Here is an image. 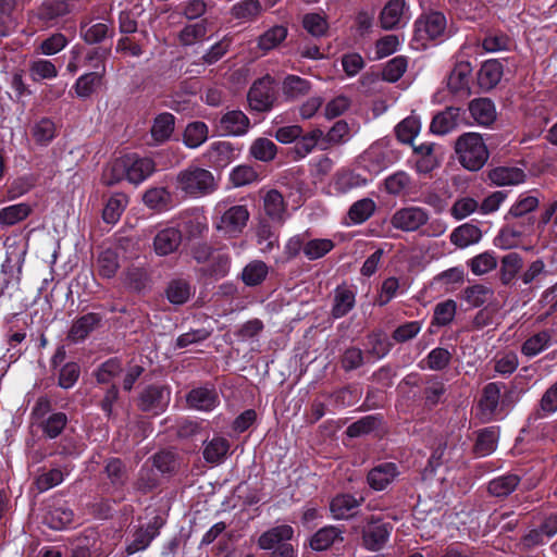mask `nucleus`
<instances>
[{
  "mask_svg": "<svg viewBox=\"0 0 557 557\" xmlns=\"http://www.w3.org/2000/svg\"><path fill=\"white\" fill-rule=\"evenodd\" d=\"M392 527L381 520H371L363 530V544L367 549L377 552L387 543Z\"/></svg>",
  "mask_w": 557,
  "mask_h": 557,
  "instance_id": "9b49d317",
  "label": "nucleus"
},
{
  "mask_svg": "<svg viewBox=\"0 0 557 557\" xmlns=\"http://www.w3.org/2000/svg\"><path fill=\"white\" fill-rule=\"evenodd\" d=\"M186 401L190 408L196 410L211 411L219 405L220 399L214 388L197 387L188 393Z\"/></svg>",
  "mask_w": 557,
  "mask_h": 557,
  "instance_id": "f3484780",
  "label": "nucleus"
},
{
  "mask_svg": "<svg viewBox=\"0 0 557 557\" xmlns=\"http://www.w3.org/2000/svg\"><path fill=\"white\" fill-rule=\"evenodd\" d=\"M74 519V512L66 503L57 502L49 506L44 522L53 530H62L69 527Z\"/></svg>",
  "mask_w": 557,
  "mask_h": 557,
  "instance_id": "dca6fc26",
  "label": "nucleus"
},
{
  "mask_svg": "<svg viewBox=\"0 0 557 557\" xmlns=\"http://www.w3.org/2000/svg\"><path fill=\"white\" fill-rule=\"evenodd\" d=\"M32 133L38 144L47 145L55 137L57 127L53 121L44 117L34 125Z\"/></svg>",
  "mask_w": 557,
  "mask_h": 557,
  "instance_id": "e2e57ef3",
  "label": "nucleus"
},
{
  "mask_svg": "<svg viewBox=\"0 0 557 557\" xmlns=\"http://www.w3.org/2000/svg\"><path fill=\"white\" fill-rule=\"evenodd\" d=\"M209 137V128L206 123L196 121L187 124L183 141L191 149L200 147Z\"/></svg>",
  "mask_w": 557,
  "mask_h": 557,
  "instance_id": "e433bc0d",
  "label": "nucleus"
},
{
  "mask_svg": "<svg viewBox=\"0 0 557 557\" xmlns=\"http://www.w3.org/2000/svg\"><path fill=\"white\" fill-rule=\"evenodd\" d=\"M182 242L181 231L176 227L160 230L153 239V249L159 256H166L174 252Z\"/></svg>",
  "mask_w": 557,
  "mask_h": 557,
  "instance_id": "412c9836",
  "label": "nucleus"
},
{
  "mask_svg": "<svg viewBox=\"0 0 557 557\" xmlns=\"http://www.w3.org/2000/svg\"><path fill=\"white\" fill-rule=\"evenodd\" d=\"M469 111L473 120L482 126H488L496 120L495 106L487 98L472 100L469 104Z\"/></svg>",
  "mask_w": 557,
  "mask_h": 557,
  "instance_id": "a878e982",
  "label": "nucleus"
},
{
  "mask_svg": "<svg viewBox=\"0 0 557 557\" xmlns=\"http://www.w3.org/2000/svg\"><path fill=\"white\" fill-rule=\"evenodd\" d=\"M555 342V332L553 330H543L532 335L523 343L521 352L527 357H535Z\"/></svg>",
  "mask_w": 557,
  "mask_h": 557,
  "instance_id": "b1692460",
  "label": "nucleus"
},
{
  "mask_svg": "<svg viewBox=\"0 0 557 557\" xmlns=\"http://www.w3.org/2000/svg\"><path fill=\"white\" fill-rule=\"evenodd\" d=\"M434 144L424 143L413 147L414 169L420 174L432 172L440 163Z\"/></svg>",
  "mask_w": 557,
  "mask_h": 557,
  "instance_id": "6ab92c4d",
  "label": "nucleus"
},
{
  "mask_svg": "<svg viewBox=\"0 0 557 557\" xmlns=\"http://www.w3.org/2000/svg\"><path fill=\"white\" fill-rule=\"evenodd\" d=\"M99 317L96 313H87L73 322L67 338L73 343L84 341L98 325Z\"/></svg>",
  "mask_w": 557,
  "mask_h": 557,
  "instance_id": "7c9ffc66",
  "label": "nucleus"
},
{
  "mask_svg": "<svg viewBox=\"0 0 557 557\" xmlns=\"http://www.w3.org/2000/svg\"><path fill=\"white\" fill-rule=\"evenodd\" d=\"M193 289L184 280H173L166 288V297L174 305L185 304L191 296Z\"/></svg>",
  "mask_w": 557,
  "mask_h": 557,
  "instance_id": "de8ad7c7",
  "label": "nucleus"
},
{
  "mask_svg": "<svg viewBox=\"0 0 557 557\" xmlns=\"http://www.w3.org/2000/svg\"><path fill=\"white\" fill-rule=\"evenodd\" d=\"M447 37V20L441 12L422 14L414 22V38L423 44L431 40H444Z\"/></svg>",
  "mask_w": 557,
  "mask_h": 557,
  "instance_id": "423d86ee",
  "label": "nucleus"
},
{
  "mask_svg": "<svg viewBox=\"0 0 557 557\" xmlns=\"http://www.w3.org/2000/svg\"><path fill=\"white\" fill-rule=\"evenodd\" d=\"M33 212V207L27 202L4 207L0 210V224L5 226L14 225L27 219Z\"/></svg>",
  "mask_w": 557,
  "mask_h": 557,
  "instance_id": "c9c22d12",
  "label": "nucleus"
},
{
  "mask_svg": "<svg viewBox=\"0 0 557 557\" xmlns=\"http://www.w3.org/2000/svg\"><path fill=\"white\" fill-rule=\"evenodd\" d=\"M230 450V442L221 436H214L203 444L202 455L207 462L221 463Z\"/></svg>",
  "mask_w": 557,
  "mask_h": 557,
  "instance_id": "c756f323",
  "label": "nucleus"
},
{
  "mask_svg": "<svg viewBox=\"0 0 557 557\" xmlns=\"http://www.w3.org/2000/svg\"><path fill=\"white\" fill-rule=\"evenodd\" d=\"M29 75L34 82L52 79L58 76V69L50 60L38 59L30 63Z\"/></svg>",
  "mask_w": 557,
  "mask_h": 557,
  "instance_id": "5fc2aeb1",
  "label": "nucleus"
},
{
  "mask_svg": "<svg viewBox=\"0 0 557 557\" xmlns=\"http://www.w3.org/2000/svg\"><path fill=\"white\" fill-rule=\"evenodd\" d=\"M342 531L336 527H324L315 532L310 539V547L313 550H324L337 540H342Z\"/></svg>",
  "mask_w": 557,
  "mask_h": 557,
  "instance_id": "a19ab883",
  "label": "nucleus"
},
{
  "mask_svg": "<svg viewBox=\"0 0 557 557\" xmlns=\"http://www.w3.org/2000/svg\"><path fill=\"white\" fill-rule=\"evenodd\" d=\"M455 150L461 165L469 171L480 170L488 159V150L478 133L461 135L455 145Z\"/></svg>",
  "mask_w": 557,
  "mask_h": 557,
  "instance_id": "39448f33",
  "label": "nucleus"
},
{
  "mask_svg": "<svg viewBox=\"0 0 557 557\" xmlns=\"http://www.w3.org/2000/svg\"><path fill=\"white\" fill-rule=\"evenodd\" d=\"M156 171V164L150 158H141L136 153L122 156L106 166L102 173L104 185L112 186L122 180L132 184H140Z\"/></svg>",
  "mask_w": 557,
  "mask_h": 557,
  "instance_id": "f257e3e1",
  "label": "nucleus"
},
{
  "mask_svg": "<svg viewBox=\"0 0 557 557\" xmlns=\"http://www.w3.org/2000/svg\"><path fill=\"white\" fill-rule=\"evenodd\" d=\"M106 66L101 65V71L89 72L81 75L75 84L74 90L79 98H88L102 84V77Z\"/></svg>",
  "mask_w": 557,
  "mask_h": 557,
  "instance_id": "bb28decb",
  "label": "nucleus"
},
{
  "mask_svg": "<svg viewBox=\"0 0 557 557\" xmlns=\"http://www.w3.org/2000/svg\"><path fill=\"white\" fill-rule=\"evenodd\" d=\"M361 500L348 494L338 495L332 499L330 509L335 519H347L355 513Z\"/></svg>",
  "mask_w": 557,
  "mask_h": 557,
  "instance_id": "2f4dec72",
  "label": "nucleus"
},
{
  "mask_svg": "<svg viewBox=\"0 0 557 557\" xmlns=\"http://www.w3.org/2000/svg\"><path fill=\"white\" fill-rule=\"evenodd\" d=\"M503 74L504 67L499 61L487 60L479 71L478 81L483 89H492L500 82Z\"/></svg>",
  "mask_w": 557,
  "mask_h": 557,
  "instance_id": "cd10ccee",
  "label": "nucleus"
},
{
  "mask_svg": "<svg viewBox=\"0 0 557 557\" xmlns=\"http://www.w3.org/2000/svg\"><path fill=\"white\" fill-rule=\"evenodd\" d=\"M459 120L460 110L458 108L449 107L433 117L430 129L434 134L445 135L458 126Z\"/></svg>",
  "mask_w": 557,
  "mask_h": 557,
  "instance_id": "5701e85b",
  "label": "nucleus"
},
{
  "mask_svg": "<svg viewBox=\"0 0 557 557\" xmlns=\"http://www.w3.org/2000/svg\"><path fill=\"white\" fill-rule=\"evenodd\" d=\"M249 127L250 121L240 110L227 111L218 123V129L224 136H243Z\"/></svg>",
  "mask_w": 557,
  "mask_h": 557,
  "instance_id": "f8f14e48",
  "label": "nucleus"
},
{
  "mask_svg": "<svg viewBox=\"0 0 557 557\" xmlns=\"http://www.w3.org/2000/svg\"><path fill=\"white\" fill-rule=\"evenodd\" d=\"M368 180L362 175L351 172H339L334 180V189L338 193H347L352 188L366 186Z\"/></svg>",
  "mask_w": 557,
  "mask_h": 557,
  "instance_id": "a18cd8bd",
  "label": "nucleus"
},
{
  "mask_svg": "<svg viewBox=\"0 0 557 557\" xmlns=\"http://www.w3.org/2000/svg\"><path fill=\"white\" fill-rule=\"evenodd\" d=\"M519 483V478L515 474L498 476L488 483V492L497 497H504L515 491Z\"/></svg>",
  "mask_w": 557,
  "mask_h": 557,
  "instance_id": "864d4df0",
  "label": "nucleus"
},
{
  "mask_svg": "<svg viewBox=\"0 0 557 557\" xmlns=\"http://www.w3.org/2000/svg\"><path fill=\"white\" fill-rule=\"evenodd\" d=\"M488 178L496 186L519 185L525 181V174L519 168L498 166L490 171Z\"/></svg>",
  "mask_w": 557,
  "mask_h": 557,
  "instance_id": "393cba45",
  "label": "nucleus"
},
{
  "mask_svg": "<svg viewBox=\"0 0 557 557\" xmlns=\"http://www.w3.org/2000/svg\"><path fill=\"white\" fill-rule=\"evenodd\" d=\"M162 525V521L156 519L152 524H149L145 529H139L134 534V540L127 546V554L132 555L139 550H143L148 547L150 542L158 535V530Z\"/></svg>",
  "mask_w": 557,
  "mask_h": 557,
  "instance_id": "473e14b6",
  "label": "nucleus"
},
{
  "mask_svg": "<svg viewBox=\"0 0 557 557\" xmlns=\"http://www.w3.org/2000/svg\"><path fill=\"white\" fill-rule=\"evenodd\" d=\"M257 242L261 252L268 253L278 247V235L268 223H260L257 230Z\"/></svg>",
  "mask_w": 557,
  "mask_h": 557,
  "instance_id": "13d9d810",
  "label": "nucleus"
},
{
  "mask_svg": "<svg viewBox=\"0 0 557 557\" xmlns=\"http://www.w3.org/2000/svg\"><path fill=\"white\" fill-rule=\"evenodd\" d=\"M522 258L516 252H510L502 259L500 280L503 284L508 285L513 281L522 268Z\"/></svg>",
  "mask_w": 557,
  "mask_h": 557,
  "instance_id": "8fccbe9b",
  "label": "nucleus"
},
{
  "mask_svg": "<svg viewBox=\"0 0 557 557\" xmlns=\"http://www.w3.org/2000/svg\"><path fill=\"white\" fill-rule=\"evenodd\" d=\"M323 137L324 133L320 128H314L307 133L306 135H300L298 141L294 147L297 158L301 159L311 153L319 143H321L322 145L325 144Z\"/></svg>",
  "mask_w": 557,
  "mask_h": 557,
  "instance_id": "ea45409f",
  "label": "nucleus"
},
{
  "mask_svg": "<svg viewBox=\"0 0 557 557\" xmlns=\"http://www.w3.org/2000/svg\"><path fill=\"white\" fill-rule=\"evenodd\" d=\"M287 35V27L275 25L258 37L257 46L261 51L268 52L278 47L286 39Z\"/></svg>",
  "mask_w": 557,
  "mask_h": 557,
  "instance_id": "f704fd0d",
  "label": "nucleus"
},
{
  "mask_svg": "<svg viewBox=\"0 0 557 557\" xmlns=\"http://www.w3.org/2000/svg\"><path fill=\"white\" fill-rule=\"evenodd\" d=\"M170 399L171 391L169 387L151 385L141 392L138 406L144 411L160 414L169 406Z\"/></svg>",
  "mask_w": 557,
  "mask_h": 557,
  "instance_id": "1a4fd4ad",
  "label": "nucleus"
},
{
  "mask_svg": "<svg viewBox=\"0 0 557 557\" xmlns=\"http://www.w3.org/2000/svg\"><path fill=\"white\" fill-rule=\"evenodd\" d=\"M269 273L268 265L261 260L250 261L242 272V280L247 286L261 284Z\"/></svg>",
  "mask_w": 557,
  "mask_h": 557,
  "instance_id": "37998d69",
  "label": "nucleus"
},
{
  "mask_svg": "<svg viewBox=\"0 0 557 557\" xmlns=\"http://www.w3.org/2000/svg\"><path fill=\"white\" fill-rule=\"evenodd\" d=\"M174 187L184 197L199 198L213 193L216 182L209 170L189 165L177 173Z\"/></svg>",
  "mask_w": 557,
  "mask_h": 557,
  "instance_id": "7ed1b4c3",
  "label": "nucleus"
},
{
  "mask_svg": "<svg viewBox=\"0 0 557 557\" xmlns=\"http://www.w3.org/2000/svg\"><path fill=\"white\" fill-rule=\"evenodd\" d=\"M207 35V22L199 21L186 25L180 33V42L184 46H191L205 39Z\"/></svg>",
  "mask_w": 557,
  "mask_h": 557,
  "instance_id": "3c124183",
  "label": "nucleus"
},
{
  "mask_svg": "<svg viewBox=\"0 0 557 557\" xmlns=\"http://www.w3.org/2000/svg\"><path fill=\"white\" fill-rule=\"evenodd\" d=\"M205 158L213 168L224 169L235 159L234 148L228 141H215L207 149Z\"/></svg>",
  "mask_w": 557,
  "mask_h": 557,
  "instance_id": "a211bd4d",
  "label": "nucleus"
},
{
  "mask_svg": "<svg viewBox=\"0 0 557 557\" xmlns=\"http://www.w3.org/2000/svg\"><path fill=\"white\" fill-rule=\"evenodd\" d=\"M481 239V231L471 224L458 226L450 234V242L460 248H466L478 243Z\"/></svg>",
  "mask_w": 557,
  "mask_h": 557,
  "instance_id": "58836bf2",
  "label": "nucleus"
},
{
  "mask_svg": "<svg viewBox=\"0 0 557 557\" xmlns=\"http://www.w3.org/2000/svg\"><path fill=\"white\" fill-rule=\"evenodd\" d=\"M498 431L495 428H486L479 432L474 450L478 456L491 455L497 446Z\"/></svg>",
  "mask_w": 557,
  "mask_h": 557,
  "instance_id": "c03bdc74",
  "label": "nucleus"
},
{
  "mask_svg": "<svg viewBox=\"0 0 557 557\" xmlns=\"http://www.w3.org/2000/svg\"><path fill=\"white\" fill-rule=\"evenodd\" d=\"M429 220L428 211L421 207H406L397 210L391 218L393 227L404 232H414Z\"/></svg>",
  "mask_w": 557,
  "mask_h": 557,
  "instance_id": "6e6552de",
  "label": "nucleus"
},
{
  "mask_svg": "<svg viewBox=\"0 0 557 557\" xmlns=\"http://www.w3.org/2000/svg\"><path fill=\"white\" fill-rule=\"evenodd\" d=\"M356 304V292L355 288L342 284L334 289L333 305L331 314L335 319L345 317Z\"/></svg>",
  "mask_w": 557,
  "mask_h": 557,
  "instance_id": "2eb2a0df",
  "label": "nucleus"
},
{
  "mask_svg": "<svg viewBox=\"0 0 557 557\" xmlns=\"http://www.w3.org/2000/svg\"><path fill=\"white\" fill-rule=\"evenodd\" d=\"M250 213L245 205L227 206L219 202L214 208L213 227L227 238L238 237L247 226Z\"/></svg>",
  "mask_w": 557,
  "mask_h": 557,
  "instance_id": "20e7f679",
  "label": "nucleus"
},
{
  "mask_svg": "<svg viewBox=\"0 0 557 557\" xmlns=\"http://www.w3.org/2000/svg\"><path fill=\"white\" fill-rule=\"evenodd\" d=\"M410 17L405 0H389L381 11L380 23L384 29H396L405 26Z\"/></svg>",
  "mask_w": 557,
  "mask_h": 557,
  "instance_id": "9d476101",
  "label": "nucleus"
},
{
  "mask_svg": "<svg viewBox=\"0 0 557 557\" xmlns=\"http://www.w3.org/2000/svg\"><path fill=\"white\" fill-rule=\"evenodd\" d=\"M374 209L375 203L373 200L361 199L350 207L348 214L354 223L360 224L372 215Z\"/></svg>",
  "mask_w": 557,
  "mask_h": 557,
  "instance_id": "0e129e2a",
  "label": "nucleus"
},
{
  "mask_svg": "<svg viewBox=\"0 0 557 557\" xmlns=\"http://www.w3.org/2000/svg\"><path fill=\"white\" fill-rule=\"evenodd\" d=\"M250 153L255 159L268 162L274 159L276 146L268 138H258L252 143Z\"/></svg>",
  "mask_w": 557,
  "mask_h": 557,
  "instance_id": "680f3d73",
  "label": "nucleus"
},
{
  "mask_svg": "<svg viewBox=\"0 0 557 557\" xmlns=\"http://www.w3.org/2000/svg\"><path fill=\"white\" fill-rule=\"evenodd\" d=\"M471 73L472 66L469 62L457 63L447 78L448 89L457 96L468 97L470 95Z\"/></svg>",
  "mask_w": 557,
  "mask_h": 557,
  "instance_id": "4468645a",
  "label": "nucleus"
},
{
  "mask_svg": "<svg viewBox=\"0 0 557 557\" xmlns=\"http://www.w3.org/2000/svg\"><path fill=\"white\" fill-rule=\"evenodd\" d=\"M557 411V382L553 384L542 396L540 401V411L536 418H543Z\"/></svg>",
  "mask_w": 557,
  "mask_h": 557,
  "instance_id": "774afa93",
  "label": "nucleus"
},
{
  "mask_svg": "<svg viewBox=\"0 0 557 557\" xmlns=\"http://www.w3.org/2000/svg\"><path fill=\"white\" fill-rule=\"evenodd\" d=\"M352 137L350 125L345 120H338L333 124L326 134L324 141L326 145H342Z\"/></svg>",
  "mask_w": 557,
  "mask_h": 557,
  "instance_id": "09e8293b",
  "label": "nucleus"
},
{
  "mask_svg": "<svg viewBox=\"0 0 557 557\" xmlns=\"http://www.w3.org/2000/svg\"><path fill=\"white\" fill-rule=\"evenodd\" d=\"M540 205V199L530 194H521L517 201L510 207L506 218H520L534 211Z\"/></svg>",
  "mask_w": 557,
  "mask_h": 557,
  "instance_id": "4d7b16f0",
  "label": "nucleus"
},
{
  "mask_svg": "<svg viewBox=\"0 0 557 557\" xmlns=\"http://www.w3.org/2000/svg\"><path fill=\"white\" fill-rule=\"evenodd\" d=\"M457 305L454 300H446L435 306L433 324L444 326L449 324L456 314Z\"/></svg>",
  "mask_w": 557,
  "mask_h": 557,
  "instance_id": "338daca9",
  "label": "nucleus"
},
{
  "mask_svg": "<svg viewBox=\"0 0 557 557\" xmlns=\"http://www.w3.org/2000/svg\"><path fill=\"white\" fill-rule=\"evenodd\" d=\"M294 536V529L288 524L276 525L265 532H263L259 540L258 546L261 549L270 550L278 547L282 544H286L287 541Z\"/></svg>",
  "mask_w": 557,
  "mask_h": 557,
  "instance_id": "4be33fe9",
  "label": "nucleus"
},
{
  "mask_svg": "<svg viewBox=\"0 0 557 557\" xmlns=\"http://www.w3.org/2000/svg\"><path fill=\"white\" fill-rule=\"evenodd\" d=\"M334 248V243L327 238H314L305 243L304 255L309 260L324 257Z\"/></svg>",
  "mask_w": 557,
  "mask_h": 557,
  "instance_id": "6e6d98bb",
  "label": "nucleus"
},
{
  "mask_svg": "<svg viewBox=\"0 0 557 557\" xmlns=\"http://www.w3.org/2000/svg\"><path fill=\"white\" fill-rule=\"evenodd\" d=\"M399 474L394 462H383L374 467L368 474V483L375 491H383Z\"/></svg>",
  "mask_w": 557,
  "mask_h": 557,
  "instance_id": "aec40b11",
  "label": "nucleus"
},
{
  "mask_svg": "<svg viewBox=\"0 0 557 557\" xmlns=\"http://www.w3.org/2000/svg\"><path fill=\"white\" fill-rule=\"evenodd\" d=\"M127 205V197L124 194L113 195L106 203L102 212L103 221L114 224L119 221L122 212Z\"/></svg>",
  "mask_w": 557,
  "mask_h": 557,
  "instance_id": "49530a36",
  "label": "nucleus"
},
{
  "mask_svg": "<svg viewBox=\"0 0 557 557\" xmlns=\"http://www.w3.org/2000/svg\"><path fill=\"white\" fill-rule=\"evenodd\" d=\"M311 90V83L297 75H287L282 84L283 94L290 99H297Z\"/></svg>",
  "mask_w": 557,
  "mask_h": 557,
  "instance_id": "79ce46f5",
  "label": "nucleus"
},
{
  "mask_svg": "<svg viewBox=\"0 0 557 557\" xmlns=\"http://www.w3.org/2000/svg\"><path fill=\"white\" fill-rule=\"evenodd\" d=\"M262 11L259 0H242L232 7L231 14L234 18L247 23L257 20Z\"/></svg>",
  "mask_w": 557,
  "mask_h": 557,
  "instance_id": "72a5a7b5",
  "label": "nucleus"
},
{
  "mask_svg": "<svg viewBox=\"0 0 557 557\" xmlns=\"http://www.w3.org/2000/svg\"><path fill=\"white\" fill-rule=\"evenodd\" d=\"M410 177L406 172H397L385 180V188L388 194L399 196L410 188Z\"/></svg>",
  "mask_w": 557,
  "mask_h": 557,
  "instance_id": "69168bd1",
  "label": "nucleus"
},
{
  "mask_svg": "<svg viewBox=\"0 0 557 557\" xmlns=\"http://www.w3.org/2000/svg\"><path fill=\"white\" fill-rule=\"evenodd\" d=\"M421 129L418 116H408L396 126L397 138L405 144H411Z\"/></svg>",
  "mask_w": 557,
  "mask_h": 557,
  "instance_id": "603ef678",
  "label": "nucleus"
},
{
  "mask_svg": "<svg viewBox=\"0 0 557 557\" xmlns=\"http://www.w3.org/2000/svg\"><path fill=\"white\" fill-rule=\"evenodd\" d=\"M505 384L491 382L483 387L476 408V416L482 422L504 419L512 407L511 393H502Z\"/></svg>",
  "mask_w": 557,
  "mask_h": 557,
  "instance_id": "f03ea898",
  "label": "nucleus"
},
{
  "mask_svg": "<svg viewBox=\"0 0 557 557\" xmlns=\"http://www.w3.org/2000/svg\"><path fill=\"white\" fill-rule=\"evenodd\" d=\"M274 81L270 75H265L256 81L249 89L248 102L252 110L263 112L272 108L275 94Z\"/></svg>",
  "mask_w": 557,
  "mask_h": 557,
  "instance_id": "0eeeda50",
  "label": "nucleus"
},
{
  "mask_svg": "<svg viewBox=\"0 0 557 557\" xmlns=\"http://www.w3.org/2000/svg\"><path fill=\"white\" fill-rule=\"evenodd\" d=\"M119 267L117 255L114 250L106 249L100 252L98 257V270L101 276L107 278L113 277Z\"/></svg>",
  "mask_w": 557,
  "mask_h": 557,
  "instance_id": "bf43d9fd",
  "label": "nucleus"
},
{
  "mask_svg": "<svg viewBox=\"0 0 557 557\" xmlns=\"http://www.w3.org/2000/svg\"><path fill=\"white\" fill-rule=\"evenodd\" d=\"M144 203L153 210L164 211L173 207V196L165 187L149 188L143 196Z\"/></svg>",
  "mask_w": 557,
  "mask_h": 557,
  "instance_id": "c85d7f7f",
  "label": "nucleus"
},
{
  "mask_svg": "<svg viewBox=\"0 0 557 557\" xmlns=\"http://www.w3.org/2000/svg\"><path fill=\"white\" fill-rule=\"evenodd\" d=\"M263 211L273 222L283 223L287 215V205L283 195L276 189H261Z\"/></svg>",
  "mask_w": 557,
  "mask_h": 557,
  "instance_id": "ddd939ff",
  "label": "nucleus"
},
{
  "mask_svg": "<svg viewBox=\"0 0 557 557\" xmlns=\"http://www.w3.org/2000/svg\"><path fill=\"white\" fill-rule=\"evenodd\" d=\"M36 185V177L32 174H26L16 177L8 187V199L14 200L32 190Z\"/></svg>",
  "mask_w": 557,
  "mask_h": 557,
  "instance_id": "052dcab7",
  "label": "nucleus"
},
{
  "mask_svg": "<svg viewBox=\"0 0 557 557\" xmlns=\"http://www.w3.org/2000/svg\"><path fill=\"white\" fill-rule=\"evenodd\" d=\"M175 117L171 113L159 114L151 126V136L157 143H164L174 132Z\"/></svg>",
  "mask_w": 557,
  "mask_h": 557,
  "instance_id": "4c0bfd02",
  "label": "nucleus"
}]
</instances>
